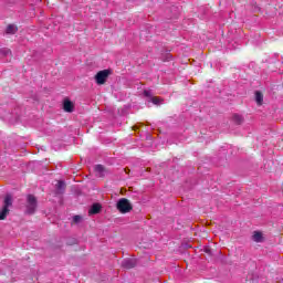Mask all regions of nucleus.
Wrapping results in <instances>:
<instances>
[{
    "mask_svg": "<svg viewBox=\"0 0 283 283\" xmlns=\"http://www.w3.org/2000/svg\"><path fill=\"white\" fill-rule=\"evenodd\" d=\"M116 209L119 213H129L134 209V206H132V202L127 198H120L116 203Z\"/></svg>",
    "mask_w": 283,
    "mask_h": 283,
    "instance_id": "nucleus-1",
    "label": "nucleus"
},
{
    "mask_svg": "<svg viewBox=\"0 0 283 283\" xmlns=\"http://www.w3.org/2000/svg\"><path fill=\"white\" fill-rule=\"evenodd\" d=\"M10 207H12V196L7 195L3 201V208L0 211V220H6L10 213Z\"/></svg>",
    "mask_w": 283,
    "mask_h": 283,
    "instance_id": "nucleus-3",
    "label": "nucleus"
},
{
    "mask_svg": "<svg viewBox=\"0 0 283 283\" xmlns=\"http://www.w3.org/2000/svg\"><path fill=\"white\" fill-rule=\"evenodd\" d=\"M112 76V69H105L96 73L95 83L97 85H105L107 83V78Z\"/></svg>",
    "mask_w": 283,
    "mask_h": 283,
    "instance_id": "nucleus-2",
    "label": "nucleus"
},
{
    "mask_svg": "<svg viewBox=\"0 0 283 283\" xmlns=\"http://www.w3.org/2000/svg\"><path fill=\"white\" fill-rule=\"evenodd\" d=\"M81 220H83V217L76 214L73 217V222H75V224H78V222H81Z\"/></svg>",
    "mask_w": 283,
    "mask_h": 283,
    "instance_id": "nucleus-15",
    "label": "nucleus"
},
{
    "mask_svg": "<svg viewBox=\"0 0 283 283\" xmlns=\"http://www.w3.org/2000/svg\"><path fill=\"white\" fill-rule=\"evenodd\" d=\"M17 27L14 25V24H9L8 27H7V30H6V32H7V34H17Z\"/></svg>",
    "mask_w": 283,
    "mask_h": 283,
    "instance_id": "nucleus-12",
    "label": "nucleus"
},
{
    "mask_svg": "<svg viewBox=\"0 0 283 283\" xmlns=\"http://www.w3.org/2000/svg\"><path fill=\"white\" fill-rule=\"evenodd\" d=\"M101 209L102 207L99 206V203H94L91 209L88 210V214L90 216H96V213H101Z\"/></svg>",
    "mask_w": 283,
    "mask_h": 283,
    "instance_id": "nucleus-8",
    "label": "nucleus"
},
{
    "mask_svg": "<svg viewBox=\"0 0 283 283\" xmlns=\"http://www.w3.org/2000/svg\"><path fill=\"white\" fill-rule=\"evenodd\" d=\"M151 103H154V105H160V98L158 97H151Z\"/></svg>",
    "mask_w": 283,
    "mask_h": 283,
    "instance_id": "nucleus-16",
    "label": "nucleus"
},
{
    "mask_svg": "<svg viewBox=\"0 0 283 283\" xmlns=\"http://www.w3.org/2000/svg\"><path fill=\"white\" fill-rule=\"evenodd\" d=\"M63 109H64V112L72 114V112H74V103L72 101L65 98L63 102Z\"/></svg>",
    "mask_w": 283,
    "mask_h": 283,
    "instance_id": "nucleus-5",
    "label": "nucleus"
},
{
    "mask_svg": "<svg viewBox=\"0 0 283 283\" xmlns=\"http://www.w3.org/2000/svg\"><path fill=\"white\" fill-rule=\"evenodd\" d=\"M0 54H2V56H8L12 54V51H10L9 49H2L0 50Z\"/></svg>",
    "mask_w": 283,
    "mask_h": 283,
    "instance_id": "nucleus-14",
    "label": "nucleus"
},
{
    "mask_svg": "<svg viewBox=\"0 0 283 283\" xmlns=\"http://www.w3.org/2000/svg\"><path fill=\"white\" fill-rule=\"evenodd\" d=\"M252 240L254 242H262L264 240V237L262 235V232L255 231L254 234L252 235Z\"/></svg>",
    "mask_w": 283,
    "mask_h": 283,
    "instance_id": "nucleus-11",
    "label": "nucleus"
},
{
    "mask_svg": "<svg viewBox=\"0 0 283 283\" xmlns=\"http://www.w3.org/2000/svg\"><path fill=\"white\" fill-rule=\"evenodd\" d=\"M172 10H176V7H172Z\"/></svg>",
    "mask_w": 283,
    "mask_h": 283,
    "instance_id": "nucleus-20",
    "label": "nucleus"
},
{
    "mask_svg": "<svg viewBox=\"0 0 283 283\" xmlns=\"http://www.w3.org/2000/svg\"><path fill=\"white\" fill-rule=\"evenodd\" d=\"M255 101L258 105H262L264 103V95L260 91L255 92Z\"/></svg>",
    "mask_w": 283,
    "mask_h": 283,
    "instance_id": "nucleus-10",
    "label": "nucleus"
},
{
    "mask_svg": "<svg viewBox=\"0 0 283 283\" xmlns=\"http://www.w3.org/2000/svg\"><path fill=\"white\" fill-rule=\"evenodd\" d=\"M144 96H146V98H153V96H151V91H144Z\"/></svg>",
    "mask_w": 283,
    "mask_h": 283,
    "instance_id": "nucleus-17",
    "label": "nucleus"
},
{
    "mask_svg": "<svg viewBox=\"0 0 283 283\" xmlns=\"http://www.w3.org/2000/svg\"><path fill=\"white\" fill-rule=\"evenodd\" d=\"M94 171L99 178H105V175L107 174V169H105L103 165H96Z\"/></svg>",
    "mask_w": 283,
    "mask_h": 283,
    "instance_id": "nucleus-7",
    "label": "nucleus"
},
{
    "mask_svg": "<svg viewBox=\"0 0 283 283\" xmlns=\"http://www.w3.org/2000/svg\"><path fill=\"white\" fill-rule=\"evenodd\" d=\"M57 191H65V181H59L56 184Z\"/></svg>",
    "mask_w": 283,
    "mask_h": 283,
    "instance_id": "nucleus-13",
    "label": "nucleus"
},
{
    "mask_svg": "<svg viewBox=\"0 0 283 283\" xmlns=\"http://www.w3.org/2000/svg\"><path fill=\"white\" fill-rule=\"evenodd\" d=\"M170 59H171V54H168L166 61H169Z\"/></svg>",
    "mask_w": 283,
    "mask_h": 283,
    "instance_id": "nucleus-18",
    "label": "nucleus"
},
{
    "mask_svg": "<svg viewBox=\"0 0 283 283\" xmlns=\"http://www.w3.org/2000/svg\"><path fill=\"white\" fill-rule=\"evenodd\" d=\"M129 169L125 168V172L128 174Z\"/></svg>",
    "mask_w": 283,
    "mask_h": 283,
    "instance_id": "nucleus-19",
    "label": "nucleus"
},
{
    "mask_svg": "<svg viewBox=\"0 0 283 283\" xmlns=\"http://www.w3.org/2000/svg\"><path fill=\"white\" fill-rule=\"evenodd\" d=\"M38 201L34 195H28L27 197V213L32 216L36 211Z\"/></svg>",
    "mask_w": 283,
    "mask_h": 283,
    "instance_id": "nucleus-4",
    "label": "nucleus"
},
{
    "mask_svg": "<svg viewBox=\"0 0 283 283\" xmlns=\"http://www.w3.org/2000/svg\"><path fill=\"white\" fill-rule=\"evenodd\" d=\"M136 264H137L136 259H125L122 262L123 269H134Z\"/></svg>",
    "mask_w": 283,
    "mask_h": 283,
    "instance_id": "nucleus-6",
    "label": "nucleus"
},
{
    "mask_svg": "<svg viewBox=\"0 0 283 283\" xmlns=\"http://www.w3.org/2000/svg\"><path fill=\"white\" fill-rule=\"evenodd\" d=\"M232 120L235 123V125H242V123H244V117L240 114H234L232 116Z\"/></svg>",
    "mask_w": 283,
    "mask_h": 283,
    "instance_id": "nucleus-9",
    "label": "nucleus"
}]
</instances>
